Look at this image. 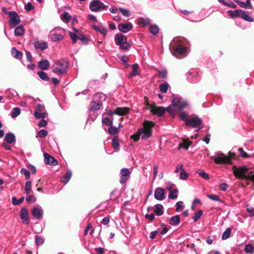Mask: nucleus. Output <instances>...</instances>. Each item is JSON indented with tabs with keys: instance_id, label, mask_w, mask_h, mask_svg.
Wrapping results in <instances>:
<instances>
[{
	"instance_id": "nucleus-50",
	"label": "nucleus",
	"mask_w": 254,
	"mask_h": 254,
	"mask_svg": "<svg viewBox=\"0 0 254 254\" xmlns=\"http://www.w3.org/2000/svg\"><path fill=\"white\" fill-rule=\"evenodd\" d=\"M177 190L175 189L173 191H170V192L169 194L168 197L170 199H176L178 197L177 194Z\"/></svg>"
},
{
	"instance_id": "nucleus-32",
	"label": "nucleus",
	"mask_w": 254,
	"mask_h": 254,
	"mask_svg": "<svg viewBox=\"0 0 254 254\" xmlns=\"http://www.w3.org/2000/svg\"><path fill=\"white\" fill-rule=\"evenodd\" d=\"M40 111H35L34 112V115L36 119H39L41 118L44 119L48 116L47 113L45 112H40Z\"/></svg>"
},
{
	"instance_id": "nucleus-21",
	"label": "nucleus",
	"mask_w": 254,
	"mask_h": 254,
	"mask_svg": "<svg viewBox=\"0 0 254 254\" xmlns=\"http://www.w3.org/2000/svg\"><path fill=\"white\" fill-rule=\"evenodd\" d=\"M92 27L96 31L100 33L103 36H106L108 33V30L106 28L100 26L93 25Z\"/></svg>"
},
{
	"instance_id": "nucleus-35",
	"label": "nucleus",
	"mask_w": 254,
	"mask_h": 254,
	"mask_svg": "<svg viewBox=\"0 0 254 254\" xmlns=\"http://www.w3.org/2000/svg\"><path fill=\"white\" fill-rule=\"evenodd\" d=\"M24 30L22 26H18L14 30V35L16 36H21L24 34Z\"/></svg>"
},
{
	"instance_id": "nucleus-11",
	"label": "nucleus",
	"mask_w": 254,
	"mask_h": 254,
	"mask_svg": "<svg viewBox=\"0 0 254 254\" xmlns=\"http://www.w3.org/2000/svg\"><path fill=\"white\" fill-rule=\"evenodd\" d=\"M130 172L127 168L121 169L120 172V183L122 184H125L129 179L130 177Z\"/></svg>"
},
{
	"instance_id": "nucleus-25",
	"label": "nucleus",
	"mask_w": 254,
	"mask_h": 254,
	"mask_svg": "<svg viewBox=\"0 0 254 254\" xmlns=\"http://www.w3.org/2000/svg\"><path fill=\"white\" fill-rule=\"evenodd\" d=\"M243 13V10L239 9L236 10H229V13L230 16L232 18H236L238 17H241V15Z\"/></svg>"
},
{
	"instance_id": "nucleus-31",
	"label": "nucleus",
	"mask_w": 254,
	"mask_h": 254,
	"mask_svg": "<svg viewBox=\"0 0 254 254\" xmlns=\"http://www.w3.org/2000/svg\"><path fill=\"white\" fill-rule=\"evenodd\" d=\"M72 176V172L70 170H68L65 173L64 177L61 179V181L64 184H67Z\"/></svg>"
},
{
	"instance_id": "nucleus-55",
	"label": "nucleus",
	"mask_w": 254,
	"mask_h": 254,
	"mask_svg": "<svg viewBox=\"0 0 254 254\" xmlns=\"http://www.w3.org/2000/svg\"><path fill=\"white\" fill-rule=\"evenodd\" d=\"M48 134V131L45 129H41L38 132V135L40 137H44Z\"/></svg>"
},
{
	"instance_id": "nucleus-33",
	"label": "nucleus",
	"mask_w": 254,
	"mask_h": 254,
	"mask_svg": "<svg viewBox=\"0 0 254 254\" xmlns=\"http://www.w3.org/2000/svg\"><path fill=\"white\" fill-rule=\"evenodd\" d=\"M73 30L74 31V32L69 31L68 33L71 39H72V42L73 43H75L77 41L76 33H77L78 31V30L75 28H73Z\"/></svg>"
},
{
	"instance_id": "nucleus-36",
	"label": "nucleus",
	"mask_w": 254,
	"mask_h": 254,
	"mask_svg": "<svg viewBox=\"0 0 254 254\" xmlns=\"http://www.w3.org/2000/svg\"><path fill=\"white\" fill-rule=\"evenodd\" d=\"M21 110L20 108L15 107L14 108L11 113V117L12 118H15L20 115Z\"/></svg>"
},
{
	"instance_id": "nucleus-49",
	"label": "nucleus",
	"mask_w": 254,
	"mask_h": 254,
	"mask_svg": "<svg viewBox=\"0 0 254 254\" xmlns=\"http://www.w3.org/2000/svg\"><path fill=\"white\" fill-rule=\"evenodd\" d=\"M203 214V211L202 210H199L197 212L194 213V216L192 217V219L194 222L197 221L199 218Z\"/></svg>"
},
{
	"instance_id": "nucleus-14",
	"label": "nucleus",
	"mask_w": 254,
	"mask_h": 254,
	"mask_svg": "<svg viewBox=\"0 0 254 254\" xmlns=\"http://www.w3.org/2000/svg\"><path fill=\"white\" fill-rule=\"evenodd\" d=\"M118 27L120 32L126 33L132 28V25L130 23H120Z\"/></svg>"
},
{
	"instance_id": "nucleus-6",
	"label": "nucleus",
	"mask_w": 254,
	"mask_h": 254,
	"mask_svg": "<svg viewBox=\"0 0 254 254\" xmlns=\"http://www.w3.org/2000/svg\"><path fill=\"white\" fill-rule=\"evenodd\" d=\"M230 156H227L221 152H218L214 156H211L214 162L217 164H230L231 162V158L232 157L231 153H229Z\"/></svg>"
},
{
	"instance_id": "nucleus-30",
	"label": "nucleus",
	"mask_w": 254,
	"mask_h": 254,
	"mask_svg": "<svg viewBox=\"0 0 254 254\" xmlns=\"http://www.w3.org/2000/svg\"><path fill=\"white\" fill-rule=\"evenodd\" d=\"M11 54L14 58L17 59H21L23 55L22 52L18 51L15 47L12 48Z\"/></svg>"
},
{
	"instance_id": "nucleus-10",
	"label": "nucleus",
	"mask_w": 254,
	"mask_h": 254,
	"mask_svg": "<svg viewBox=\"0 0 254 254\" xmlns=\"http://www.w3.org/2000/svg\"><path fill=\"white\" fill-rule=\"evenodd\" d=\"M8 15L10 18L9 25L12 27H15L19 24L20 19L17 13L14 11L8 12Z\"/></svg>"
},
{
	"instance_id": "nucleus-4",
	"label": "nucleus",
	"mask_w": 254,
	"mask_h": 254,
	"mask_svg": "<svg viewBox=\"0 0 254 254\" xmlns=\"http://www.w3.org/2000/svg\"><path fill=\"white\" fill-rule=\"evenodd\" d=\"M115 42L122 50H127L130 47V44L127 41V37L121 33L115 35Z\"/></svg>"
},
{
	"instance_id": "nucleus-8",
	"label": "nucleus",
	"mask_w": 254,
	"mask_h": 254,
	"mask_svg": "<svg viewBox=\"0 0 254 254\" xmlns=\"http://www.w3.org/2000/svg\"><path fill=\"white\" fill-rule=\"evenodd\" d=\"M186 125L195 128V131H197L202 128V121L197 117H194L190 118L188 121L186 122Z\"/></svg>"
},
{
	"instance_id": "nucleus-57",
	"label": "nucleus",
	"mask_w": 254,
	"mask_h": 254,
	"mask_svg": "<svg viewBox=\"0 0 254 254\" xmlns=\"http://www.w3.org/2000/svg\"><path fill=\"white\" fill-rule=\"evenodd\" d=\"M207 197L209 198H210V199L213 200H215V201H221L218 195H215V194H213V195L208 194L207 195Z\"/></svg>"
},
{
	"instance_id": "nucleus-13",
	"label": "nucleus",
	"mask_w": 254,
	"mask_h": 254,
	"mask_svg": "<svg viewBox=\"0 0 254 254\" xmlns=\"http://www.w3.org/2000/svg\"><path fill=\"white\" fill-rule=\"evenodd\" d=\"M150 112L154 115H157L159 116H162L165 112V109L162 107H158L156 106H150Z\"/></svg>"
},
{
	"instance_id": "nucleus-37",
	"label": "nucleus",
	"mask_w": 254,
	"mask_h": 254,
	"mask_svg": "<svg viewBox=\"0 0 254 254\" xmlns=\"http://www.w3.org/2000/svg\"><path fill=\"white\" fill-rule=\"evenodd\" d=\"M138 65L137 64H134L132 65V71L130 73V76L131 77L139 75V72H138Z\"/></svg>"
},
{
	"instance_id": "nucleus-1",
	"label": "nucleus",
	"mask_w": 254,
	"mask_h": 254,
	"mask_svg": "<svg viewBox=\"0 0 254 254\" xmlns=\"http://www.w3.org/2000/svg\"><path fill=\"white\" fill-rule=\"evenodd\" d=\"M154 125V123L152 122L145 121L143 127L139 129L136 133L132 135L131 138L135 141H138L140 136L143 139L148 138L151 135V128Z\"/></svg>"
},
{
	"instance_id": "nucleus-12",
	"label": "nucleus",
	"mask_w": 254,
	"mask_h": 254,
	"mask_svg": "<svg viewBox=\"0 0 254 254\" xmlns=\"http://www.w3.org/2000/svg\"><path fill=\"white\" fill-rule=\"evenodd\" d=\"M175 50V52L173 55L178 58L177 55H182L186 56L187 54V50L185 47H184L180 44L177 46H173L172 47Z\"/></svg>"
},
{
	"instance_id": "nucleus-9",
	"label": "nucleus",
	"mask_w": 254,
	"mask_h": 254,
	"mask_svg": "<svg viewBox=\"0 0 254 254\" xmlns=\"http://www.w3.org/2000/svg\"><path fill=\"white\" fill-rule=\"evenodd\" d=\"M172 104L178 110L181 111L189 106L187 101L181 97H175L172 99Z\"/></svg>"
},
{
	"instance_id": "nucleus-58",
	"label": "nucleus",
	"mask_w": 254,
	"mask_h": 254,
	"mask_svg": "<svg viewBox=\"0 0 254 254\" xmlns=\"http://www.w3.org/2000/svg\"><path fill=\"white\" fill-rule=\"evenodd\" d=\"M253 247L251 245H247L245 248V251L247 253H250L253 251Z\"/></svg>"
},
{
	"instance_id": "nucleus-44",
	"label": "nucleus",
	"mask_w": 254,
	"mask_h": 254,
	"mask_svg": "<svg viewBox=\"0 0 254 254\" xmlns=\"http://www.w3.org/2000/svg\"><path fill=\"white\" fill-rule=\"evenodd\" d=\"M169 85L167 83L161 84L159 86V89L160 91L163 93L167 92L168 89Z\"/></svg>"
},
{
	"instance_id": "nucleus-16",
	"label": "nucleus",
	"mask_w": 254,
	"mask_h": 254,
	"mask_svg": "<svg viewBox=\"0 0 254 254\" xmlns=\"http://www.w3.org/2000/svg\"><path fill=\"white\" fill-rule=\"evenodd\" d=\"M32 213L34 217L37 219H41L43 214V210L41 207L38 206L32 209Z\"/></svg>"
},
{
	"instance_id": "nucleus-64",
	"label": "nucleus",
	"mask_w": 254,
	"mask_h": 254,
	"mask_svg": "<svg viewBox=\"0 0 254 254\" xmlns=\"http://www.w3.org/2000/svg\"><path fill=\"white\" fill-rule=\"evenodd\" d=\"M176 211H179L180 209L183 208L184 203L183 201H178L176 203Z\"/></svg>"
},
{
	"instance_id": "nucleus-61",
	"label": "nucleus",
	"mask_w": 254,
	"mask_h": 254,
	"mask_svg": "<svg viewBox=\"0 0 254 254\" xmlns=\"http://www.w3.org/2000/svg\"><path fill=\"white\" fill-rule=\"evenodd\" d=\"M199 175L205 180L209 179V175L204 172H198Z\"/></svg>"
},
{
	"instance_id": "nucleus-18",
	"label": "nucleus",
	"mask_w": 254,
	"mask_h": 254,
	"mask_svg": "<svg viewBox=\"0 0 254 254\" xmlns=\"http://www.w3.org/2000/svg\"><path fill=\"white\" fill-rule=\"evenodd\" d=\"M38 66L42 70H47L50 67V63L47 60H44L38 63Z\"/></svg>"
},
{
	"instance_id": "nucleus-51",
	"label": "nucleus",
	"mask_w": 254,
	"mask_h": 254,
	"mask_svg": "<svg viewBox=\"0 0 254 254\" xmlns=\"http://www.w3.org/2000/svg\"><path fill=\"white\" fill-rule=\"evenodd\" d=\"M188 177V174L186 172L184 169H182V171L180 173V179L183 180H186L187 179Z\"/></svg>"
},
{
	"instance_id": "nucleus-5",
	"label": "nucleus",
	"mask_w": 254,
	"mask_h": 254,
	"mask_svg": "<svg viewBox=\"0 0 254 254\" xmlns=\"http://www.w3.org/2000/svg\"><path fill=\"white\" fill-rule=\"evenodd\" d=\"M64 31L61 28H55L51 30L49 33V37L54 42L61 41L64 38Z\"/></svg>"
},
{
	"instance_id": "nucleus-26",
	"label": "nucleus",
	"mask_w": 254,
	"mask_h": 254,
	"mask_svg": "<svg viewBox=\"0 0 254 254\" xmlns=\"http://www.w3.org/2000/svg\"><path fill=\"white\" fill-rule=\"evenodd\" d=\"M163 206L161 204H157L155 205L154 212L158 216L162 215L164 213Z\"/></svg>"
},
{
	"instance_id": "nucleus-59",
	"label": "nucleus",
	"mask_w": 254,
	"mask_h": 254,
	"mask_svg": "<svg viewBox=\"0 0 254 254\" xmlns=\"http://www.w3.org/2000/svg\"><path fill=\"white\" fill-rule=\"evenodd\" d=\"M234 1L238 4H239V5L240 6H241V7H243V8H246V9H248L247 7L248 6L246 4V3H245V2H244L243 1H240L239 0H234Z\"/></svg>"
},
{
	"instance_id": "nucleus-62",
	"label": "nucleus",
	"mask_w": 254,
	"mask_h": 254,
	"mask_svg": "<svg viewBox=\"0 0 254 254\" xmlns=\"http://www.w3.org/2000/svg\"><path fill=\"white\" fill-rule=\"evenodd\" d=\"M36 199L34 195H29L26 197V201L29 202H34L36 201Z\"/></svg>"
},
{
	"instance_id": "nucleus-53",
	"label": "nucleus",
	"mask_w": 254,
	"mask_h": 254,
	"mask_svg": "<svg viewBox=\"0 0 254 254\" xmlns=\"http://www.w3.org/2000/svg\"><path fill=\"white\" fill-rule=\"evenodd\" d=\"M35 242L36 245H41L44 244V239L43 238L36 236V239H35Z\"/></svg>"
},
{
	"instance_id": "nucleus-38",
	"label": "nucleus",
	"mask_w": 254,
	"mask_h": 254,
	"mask_svg": "<svg viewBox=\"0 0 254 254\" xmlns=\"http://www.w3.org/2000/svg\"><path fill=\"white\" fill-rule=\"evenodd\" d=\"M37 74L39 75V77L43 80L44 81H49V77L48 76L46 73H45L43 71H40L37 72Z\"/></svg>"
},
{
	"instance_id": "nucleus-42",
	"label": "nucleus",
	"mask_w": 254,
	"mask_h": 254,
	"mask_svg": "<svg viewBox=\"0 0 254 254\" xmlns=\"http://www.w3.org/2000/svg\"><path fill=\"white\" fill-rule=\"evenodd\" d=\"M149 31L151 34L155 35L158 33L159 29L156 25H153L150 26Z\"/></svg>"
},
{
	"instance_id": "nucleus-2",
	"label": "nucleus",
	"mask_w": 254,
	"mask_h": 254,
	"mask_svg": "<svg viewBox=\"0 0 254 254\" xmlns=\"http://www.w3.org/2000/svg\"><path fill=\"white\" fill-rule=\"evenodd\" d=\"M129 109L127 107H118L113 111L110 110H106L107 115L111 116L109 117H105L102 119V123L104 125L107 126H111L113 125V116L117 115L119 116H124L128 113Z\"/></svg>"
},
{
	"instance_id": "nucleus-52",
	"label": "nucleus",
	"mask_w": 254,
	"mask_h": 254,
	"mask_svg": "<svg viewBox=\"0 0 254 254\" xmlns=\"http://www.w3.org/2000/svg\"><path fill=\"white\" fill-rule=\"evenodd\" d=\"M119 10L121 13L125 16L127 17L129 16L130 14V12L128 9L120 7Z\"/></svg>"
},
{
	"instance_id": "nucleus-56",
	"label": "nucleus",
	"mask_w": 254,
	"mask_h": 254,
	"mask_svg": "<svg viewBox=\"0 0 254 254\" xmlns=\"http://www.w3.org/2000/svg\"><path fill=\"white\" fill-rule=\"evenodd\" d=\"M20 172L22 174L24 175L26 178H28L30 177V172L25 168H22Z\"/></svg>"
},
{
	"instance_id": "nucleus-63",
	"label": "nucleus",
	"mask_w": 254,
	"mask_h": 254,
	"mask_svg": "<svg viewBox=\"0 0 254 254\" xmlns=\"http://www.w3.org/2000/svg\"><path fill=\"white\" fill-rule=\"evenodd\" d=\"M228 186L226 183H222L219 185V189L222 191H225L227 189Z\"/></svg>"
},
{
	"instance_id": "nucleus-40",
	"label": "nucleus",
	"mask_w": 254,
	"mask_h": 254,
	"mask_svg": "<svg viewBox=\"0 0 254 254\" xmlns=\"http://www.w3.org/2000/svg\"><path fill=\"white\" fill-rule=\"evenodd\" d=\"M241 17L243 19L249 22H253L254 21L253 18L250 15L247 14L244 10H243V13L241 15Z\"/></svg>"
},
{
	"instance_id": "nucleus-22",
	"label": "nucleus",
	"mask_w": 254,
	"mask_h": 254,
	"mask_svg": "<svg viewBox=\"0 0 254 254\" xmlns=\"http://www.w3.org/2000/svg\"><path fill=\"white\" fill-rule=\"evenodd\" d=\"M106 99V96L105 94L102 93H97L94 96V100H96L98 102L102 103V102L105 101Z\"/></svg>"
},
{
	"instance_id": "nucleus-20",
	"label": "nucleus",
	"mask_w": 254,
	"mask_h": 254,
	"mask_svg": "<svg viewBox=\"0 0 254 254\" xmlns=\"http://www.w3.org/2000/svg\"><path fill=\"white\" fill-rule=\"evenodd\" d=\"M20 218L23 220V222L26 224H28V213L27 210L25 209H22L20 211Z\"/></svg>"
},
{
	"instance_id": "nucleus-24",
	"label": "nucleus",
	"mask_w": 254,
	"mask_h": 254,
	"mask_svg": "<svg viewBox=\"0 0 254 254\" xmlns=\"http://www.w3.org/2000/svg\"><path fill=\"white\" fill-rule=\"evenodd\" d=\"M34 45L36 49L41 50H44L48 48V44L45 42L41 43H39V42H34Z\"/></svg>"
},
{
	"instance_id": "nucleus-3",
	"label": "nucleus",
	"mask_w": 254,
	"mask_h": 254,
	"mask_svg": "<svg viewBox=\"0 0 254 254\" xmlns=\"http://www.w3.org/2000/svg\"><path fill=\"white\" fill-rule=\"evenodd\" d=\"M68 63L64 60H59L54 63L52 66V71L54 73L60 76L65 75L67 70Z\"/></svg>"
},
{
	"instance_id": "nucleus-19",
	"label": "nucleus",
	"mask_w": 254,
	"mask_h": 254,
	"mask_svg": "<svg viewBox=\"0 0 254 254\" xmlns=\"http://www.w3.org/2000/svg\"><path fill=\"white\" fill-rule=\"evenodd\" d=\"M101 103L96 100L91 102L89 105V109L91 111H95L99 110L101 107Z\"/></svg>"
},
{
	"instance_id": "nucleus-54",
	"label": "nucleus",
	"mask_w": 254,
	"mask_h": 254,
	"mask_svg": "<svg viewBox=\"0 0 254 254\" xmlns=\"http://www.w3.org/2000/svg\"><path fill=\"white\" fill-rule=\"evenodd\" d=\"M190 145V141L187 140H184L183 142L180 144V147L184 148L186 149H188Z\"/></svg>"
},
{
	"instance_id": "nucleus-28",
	"label": "nucleus",
	"mask_w": 254,
	"mask_h": 254,
	"mask_svg": "<svg viewBox=\"0 0 254 254\" xmlns=\"http://www.w3.org/2000/svg\"><path fill=\"white\" fill-rule=\"evenodd\" d=\"M218 1L225 6L231 8H235L237 7V5L230 0H218Z\"/></svg>"
},
{
	"instance_id": "nucleus-7",
	"label": "nucleus",
	"mask_w": 254,
	"mask_h": 254,
	"mask_svg": "<svg viewBox=\"0 0 254 254\" xmlns=\"http://www.w3.org/2000/svg\"><path fill=\"white\" fill-rule=\"evenodd\" d=\"M108 6L99 0H92L89 4L90 9L94 12H100L107 9Z\"/></svg>"
},
{
	"instance_id": "nucleus-17",
	"label": "nucleus",
	"mask_w": 254,
	"mask_h": 254,
	"mask_svg": "<svg viewBox=\"0 0 254 254\" xmlns=\"http://www.w3.org/2000/svg\"><path fill=\"white\" fill-rule=\"evenodd\" d=\"M154 197L158 200H162L164 199V191L161 188H157L154 192Z\"/></svg>"
},
{
	"instance_id": "nucleus-27",
	"label": "nucleus",
	"mask_w": 254,
	"mask_h": 254,
	"mask_svg": "<svg viewBox=\"0 0 254 254\" xmlns=\"http://www.w3.org/2000/svg\"><path fill=\"white\" fill-rule=\"evenodd\" d=\"M180 223V218L179 215H177L172 217L169 220V223L173 226L178 225Z\"/></svg>"
},
{
	"instance_id": "nucleus-43",
	"label": "nucleus",
	"mask_w": 254,
	"mask_h": 254,
	"mask_svg": "<svg viewBox=\"0 0 254 254\" xmlns=\"http://www.w3.org/2000/svg\"><path fill=\"white\" fill-rule=\"evenodd\" d=\"M109 127H110L108 129V132L110 134L114 135L119 132V128L114 127L112 125Z\"/></svg>"
},
{
	"instance_id": "nucleus-47",
	"label": "nucleus",
	"mask_w": 254,
	"mask_h": 254,
	"mask_svg": "<svg viewBox=\"0 0 254 254\" xmlns=\"http://www.w3.org/2000/svg\"><path fill=\"white\" fill-rule=\"evenodd\" d=\"M24 199V197H22L19 199H17L14 196L12 197V203L15 205H18L19 204H20L21 203H22Z\"/></svg>"
},
{
	"instance_id": "nucleus-15",
	"label": "nucleus",
	"mask_w": 254,
	"mask_h": 254,
	"mask_svg": "<svg viewBox=\"0 0 254 254\" xmlns=\"http://www.w3.org/2000/svg\"><path fill=\"white\" fill-rule=\"evenodd\" d=\"M44 162L46 164L56 166L58 164V161L52 156L47 153H44Z\"/></svg>"
},
{
	"instance_id": "nucleus-45",
	"label": "nucleus",
	"mask_w": 254,
	"mask_h": 254,
	"mask_svg": "<svg viewBox=\"0 0 254 254\" xmlns=\"http://www.w3.org/2000/svg\"><path fill=\"white\" fill-rule=\"evenodd\" d=\"M231 232V229L230 228H227L223 233L222 239L223 240H226L229 238L230 234Z\"/></svg>"
},
{
	"instance_id": "nucleus-34",
	"label": "nucleus",
	"mask_w": 254,
	"mask_h": 254,
	"mask_svg": "<svg viewBox=\"0 0 254 254\" xmlns=\"http://www.w3.org/2000/svg\"><path fill=\"white\" fill-rule=\"evenodd\" d=\"M61 18L63 21L67 23L71 18V16L67 12H64L61 15Z\"/></svg>"
},
{
	"instance_id": "nucleus-48",
	"label": "nucleus",
	"mask_w": 254,
	"mask_h": 254,
	"mask_svg": "<svg viewBox=\"0 0 254 254\" xmlns=\"http://www.w3.org/2000/svg\"><path fill=\"white\" fill-rule=\"evenodd\" d=\"M239 151L240 152V155L244 158H248L250 157L254 156V153L252 155H248L246 152H245L243 149L239 148Z\"/></svg>"
},
{
	"instance_id": "nucleus-29",
	"label": "nucleus",
	"mask_w": 254,
	"mask_h": 254,
	"mask_svg": "<svg viewBox=\"0 0 254 254\" xmlns=\"http://www.w3.org/2000/svg\"><path fill=\"white\" fill-rule=\"evenodd\" d=\"M150 23V20L148 18H139L137 20L138 25L145 27L148 25Z\"/></svg>"
},
{
	"instance_id": "nucleus-23",
	"label": "nucleus",
	"mask_w": 254,
	"mask_h": 254,
	"mask_svg": "<svg viewBox=\"0 0 254 254\" xmlns=\"http://www.w3.org/2000/svg\"><path fill=\"white\" fill-rule=\"evenodd\" d=\"M4 140L7 143L11 144L15 142V137L13 133H8L5 135Z\"/></svg>"
},
{
	"instance_id": "nucleus-46",
	"label": "nucleus",
	"mask_w": 254,
	"mask_h": 254,
	"mask_svg": "<svg viewBox=\"0 0 254 254\" xmlns=\"http://www.w3.org/2000/svg\"><path fill=\"white\" fill-rule=\"evenodd\" d=\"M112 146L115 150H118L119 149V143L118 138L114 137L112 139Z\"/></svg>"
},
{
	"instance_id": "nucleus-60",
	"label": "nucleus",
	"mask_w": 254,
	"mask_h": 254,
	"mask_svg": "<svg viewBox=\"0 0 254 254\" xmlns=\"http://www.w3.org/2000/svg\"><path fill=\"white\" fill-rule=\"evenodd\" d=\"M247 211L250 214L251 216H254V208L249 207L248 205L246 206Z\"/></svg>"
},
{
	"instance_id": "nucleus-39",
	"label": "nucleus",
	"mask_w": 254,
	"mask_h": 254,
	"mask_svg": "<svg viewBox=\"0 0 254 254\" xmlns=\"http://www.w3.org/2000/svg\"><path fill=\"white\" fill-rule=\"evenodd\" d=\"M179 117L181 120L185 122V124H186V122L190 119L189 118V114L184 112H181Z\"/></svg>"
},
{
	"instance_id": "nucleus-41",
	"label": "nucleus",
	"mask_w": 254,
	"mask_h": 254,
	"mask_svg": "<svg viewBox=\"0 0 254 254\" xmlns=\"http://www.w3.org/2000/svg\"><path fill=\"white\" fill-rule=\"evenodd\" d=\"M32 183L31 181H28L25 183V191L27 194L30 193L31 190Z\"/></svg>"
}]
</instances>
